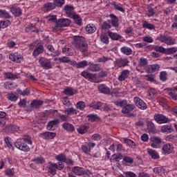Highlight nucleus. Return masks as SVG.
Returning <instances> with one entry per match:
<instances>
[{"mask_svg": "<svg viewBox=\"0 0 177 177\" xmlns=\"http://www.w3.org/2000/svg\"><path fill=\"white\" fill-rule=\"evenodd\" d=\"M73 44L75 45V48L80 50L82 53H85L88 50V44L86 43V40H85V37L82 36H74Z\"/></svg>", "mask_w": 177, "mask_h": 177, "instance_id": "1", "label": "nucleus"}, {"mask_svg": "<svg viewBox=\"0 0 177 177\" xmlns=\"http://www.w3.org/2000/svg\"><path fill=\"white\" fill-rule=\"evenodd\" d=\"M71 24V21L68 19H59L53 27L54 31H59L63 27H68Z\"/></svg>", "mask_w": 177, "mask_h": 177, "instance_id": "2", "label": "nucleus"}, {"mask_svg": "<svg viewBox=\"0 0 177 177\" xmlns=\"http://www.w3.org/2000/svg\"><path fill=\"white\" fill-rule=\"evenodd\" d=\"M114 67H117L118 68H122L124 67H127L129 66V59L127 57H120L115 59L113 62Z\"/></svg>", "mask_w": 177, "mask_h": 177, "instance_id": "3", "label": "nucleus"}, {"mask_svg": "<svg viewBox=\"0 0 177 177\" xmlns=\"http://www.w3.org/2000/svg\"><path fill=\"white\" fill-rule=\"evenodd\" d=\"M153 118L158 124H167L171 122V120L162 114L156 113L154 115Z\"/></svg>", "mask_w": 177, "mask_h": 177, "instance_id": "4", "label": "nucleus"}, {"mask_svg": "<svg viewBox=\"0 0 177 177\" xmlns=\"http://www.w3.org/2000/svg\"><path fill=\"white\" fill-rule=\"evenodd\" d=\"M39 63L40 66H41L43 68H45L46 70H49V68H52V62H50V59H48L46 57H41L39 59Z\"/></svg>", "mask_w": 177, "mask_h": 177, "instance_id": "5", "label": "nucleus"}, {"mask_svg": "<svg viewBox=\"0 0 177 177\" xmlns=\"http://www.w3.org/2000/svg\"><path fill=\"white\" fill-rule=\"evenodd\" d=\"M81 75L91 82H99L96 79V74H92L86 71H84L82 72Z\"/></svg>", "mask_w": 177, "mask_h": 177, "instance_id": "6", "label": "nucleus"}, {"mask_svg": "<svg viewBox=\"0 0 177 177\" xmlns=\"http://www.w3.org/2000/svg\"><path fill=\"white\" fill-rule=\"evenodd\" d=\"M15 146L17 147V149H19V150H21V151H30V147H28V145H27V144L24 143V142H16L15 143Z\"/></svg>", "mask_w": 177, "mask_h": 177, "instance_id": "7", "label": "nucleus"}, {"mask_svg": "<svg viewBox=\"0 0 177 177\" xmlns=\"http://www.w3.org/2000/svg\"><path fill=\"white\" fill-rule=\"evenodd\" d=\"M133 101L138 109H140L141 110H146V109H147V105H146V103L139 97H135Z\"/></svg>", "mask_w": 177, "mask_h": 177, "instance_id": "8", "label": "nucleus"}, {"mask_svg": "<svg viewBox=\"0 0 177 177\" xmlns=\"http://www.w3.org/2000/svg\"><path fill=\"white\" fill-rule=\"evenodd\" d=\"M172 151H174V145L169 143L163 145L162 147V154H171Z\"/></svg>", "mask_w": 177, "mask_h": 177, "instance_id": "9", "label": "nucleus"}, {"mask_svg": "<svg viewBox=\"0 0 177 177\" xmlns=\"http://www.w3.org/2000/svg\"><path fill=\"white\" fill-rule=\"evenodd\" d=\"M149 141L152 143L151 144V147L153 149H157L158 147V145H160L162 142L161 138L157 137L156 136H153L149 138Z\"/></svg>", "mask_w": 177, "mask_h": 177, "instance_id": "10", "label": "nucleus"}, {"mask_svg": "<svg viewBox=\"0 0 177 177\" xmlns=\"http://www.w3.org/2000/svg\"><path fill=\"white\" fill-rule=\"evenodd\" d=\"M46 168L47 169H48V173L50 174V175H53V176H55V175H56V169H57L56 163L49 162L47 165Z\"/></svg>", "mask_w": 177, "mask_h": 177, "instance_id": "11", "label": "nucleus"}, {"mask_svg": "<svg viewBox=\"0 0 177 177\" xmlns=\"http://www.w3.org/2000/svg\"><path fill=\"white\" fill-rule=\"evenodd\" d=\"M145 70L147 73H156L160 70V65L156 64L153 65H148L145 67Z\"/></svg>", "mask_w": 177, "mask_h": 177, "instance_id": "12", "label": "nucleus"}, {"mask_svg": "<svg viewBox=\"0 0 177 177\" xmlns=\"http://www.w3.org/2000/svg\"><path fill=\"white\" fill-rule=\"evenodd\" d=\"M130 73L131 71L129 70H123L118 77V81H120V82H122V81H125V80H127V78L129 77Z\"/></svg>", "mask_w": 177, "mask_h": 177, "instance_id": "13", "label": "nucleus"}, {"mask_svg": "<svg viewBox=\"0 0 177 177\" xmlns=\"http://www.w3.org/2000/svg\"><path fill=\"white\" fill-rule=\"evenodd\" d=\"M64 10H65L66 15H67L68 17H73L75 13L74 12V6L66 5L64 6Z\"/></svg>", "mask_w": 177, "mask_h": 177, "instance_id": "14", "label": "nucleus"}, {"mask_svg": "<svg viewBox=\"0 0 177 177\" xmlns=\"http://www.w3.org/2000/svg\"><path fill=\"white\" fill-rule=\"evenodd\" d=\"M59 120H54L48 122L46 129L48 131H55L56 129V127H57V124H59Z\"/></svg>", "mask_w": 177, "mask_h": 177, "instance_id": "15", "label": "nucleus"}, {"mask_svg": "<svg viewBox=\"0 0 177 177\" xmlns=\"http://www.w3.org/2000/svg\"><path fill=\"white\" fill-rule=\"evenodd\" d=\"M135 109V105L134 104H128L127 102L126 105L124 106V108L122 109V113L123 114H129L131 111H133V109Z\"/></svg>", "mask_w": 177, "mask_h": 177, "instance_id": "16", "label": "nucleus"}, {"mask_svg": "<svg viewBox=\"0 0 177 177\" xmlns=\"http://www.w3.org/2000/svg\"><path fill=\"white\" fill-rule=\"evenodd\" d=\"M160 131L162 133H171L174 132V128L171 124H165L161 127Z\"/></svg>", "mask_w": 177, "mask_h": 177, "instance_id": "17", "label": "nucleus"}, {"mask_svg": "<svg viewBox=\"0 0 177 177\" xmlns=\"http://www.w3.org/2000/svg\"><path fill=\"white\" fill-rule=\"evenodd\" d=\"M98 91H100L101 93H104V95H110L111 93L110 88L106 84L100 85L98 86Z\"/></svg>", "mask_w": 177, "mask_h": 177, "instance_id": "18", "label": "nucleus"}, {"mask_svg": "<svg viewBox=\"0 0 177 177\" xmlns=\"http://www.w3.org/2000/svg\"><path fill=\"white\" fill-rule=\"evenodd\" d=\"M147 128L149 133H156V125L150 120L147 122Z\"/></svg>", "mask_w": 177, "mask_h": 177, "instance_id": "19", "label": "nucleus"}, {"mask_svg": "<svg viewBox=\"0 0 177 177\" xmlns=\"http://www.w3.org/2000/svg\"><path fill=\"white\" fill-rule=\"evenodd\" d=\"M9 58L12 62H16L17 63H21L23 60V57H19L17 53H15L13 54H10Z\"/></svg>", "mask_w": 177, "mask_h": 177, "instance_id": "20", "label": "nucleus"}, {"mask_svg": "<svg viewBox=\"0 0 177 177\" xmlns=\"http://www.w3.org/2000/svg\"><path fill=\"white\" fill-rule=\"evenodd\" d=\"M42 104H44V101L40 100H34L30 103V107L37 110L39 109V107L42 106Z\"/></svg>", "mask_w": 177, "mask_h": 177, "instance_id": "21", "label": "nucleus"}, {"mask_svg": "<svg viewBox=\"0 0 177 177\" xmlns=\"http://www.w3.org/2000/svg\"><path fill=\"white\" fill-rule=\"evenodd\" d=\"M10 12L12 13V15H14V16H16L17 17H20V16L23 15L21 8L19 7L10 8Z\"/></svg>", "mask_w": 177, "mask_h": 177, "instance_id": "22", "label": "nucleus"}, {"mask_svg": "<svg viewBox=\"0 0 177 177\" xmlns=\"http://www.w3.org/2000/svg\"><path fill=\"white\" fill-rule=\"evenodd\" d=\"M5 131L7 133H13V132H17V131H19V127L17 126L10 124L6 127Z\"/></svg>", "mask_w": 177, "mask_h": 177, "instance_id": "23", "label": "nucleus"}, {"mask_svg": "<svg viewBox=\"0 0 177 177\" xmlns=\"http://www.w3.org/2000/svg\"><path fill=\"white\" fill-rule=\"evenodd\" d=\"M109 17H111L112 26H113V27H115V28H118L120 25L118 24V18L117 17V16L114 15V14H111L109 15Z\"/></svg>", "mask_w": 177, "mask_h": 177, "instance_id": "24", "label": "nucleus"}, {"mask_svg": "<svg viewBox=\"0 0 177 177\" xmlns=\"http://www.w3.org/2000/svg\"><path fill=\"white\" fill-rule=\"evenodd\" d=\"M44 46L42 44H39L33 51V56L37 57L39 55H41V53H44Z\"/></svg>", "mask_w": 177, "mask_h": 177, "instance_id": "25", "label": "nucleus"}, {"mask_svg": "<svg viewBox=\"0 0 177 177\" xmlns=\"http://www.w3.org/2000/svg\"><path fill=\"white\" fill-rule=\"evenodd\" d=\"M56 7L53 3H47L44 5L43 11L50 12V10H53Z\"/></svg>", "mask_w": 177, "mask_h": 177, "instance_id": "26", "label": "nucleus"}, {"mask_svg": "<svg viewBox=\"0 0 177 177\" xmlns=\"http://www.w3.org/2000/svg\"><path fill=\"white\" fill-rule=\"evenodd\" d=\"M108 35L112 39V41H118V39H121V35H118V33L113 32L111 31H108Z\"/></svg>", "mask_w": 177, "mask_h": 177, "instance_id": "27", "label": "nucleus"}, {"mask_svg": "<svg viewBox=\"0 0 177 177\" xmlns=\"http://www.w3.org/2000/svg\"><path fill=\"white\" fill-rule=\"evenodd\" d=\"M41 135L44 137V139H46V140H49V139H53L56 137V133L49 131L43 133Z\"/></svg>", "mask_w": 177, "mask_h": 177, "instance_id": "28", "label": "nucleus"}, {"mask_svg": "<svg viewBox=\"0 0 177 177\" xmlns=\"http://www.w3.org/2000/svg\"><path fill=\"white\" fill-rule=\"evenodd\" d=\"M123 157L124 156L121 153H115L112 155L110 160L111 162H118L120 160H122Z\"/></svg>", "mask_w": 177, "mask_h": 177, "instance_id": "29", "label": "nucleus"}, {"mask_svg": "<svg viewBox=\"0 0 177 177\" xmlns=\"http://www.w3.org/2000/svg\"><path fill=\"white\" fill-rule=\"evenodd\" d=\"M64 129L68 131V132H74L75 131V128L74 126L68 122H65L62 124Z\"/></svg>", "mask_w": 177, "mask_h": 177, "instance_id": "30", "label": "nucleus"}, {"mask_svg": "<svg viewBox=\"0 0 177 177\" xmlns=\"http://www.w3.org/2000/svg\"><path fill=\"white\" fill-rule=\"evenodd\" d=\"M120 52L126 56H129L132 53V49L128 46H123L120 48Z\"/></svg>", "mask_w": 177, "mask_h": 177, "instance_id": "31", "label": "nucleus"}, {"mask_svg": "<svg viewBox=\"0 0 177 177\" xmlns=\"http://www.w3.org/2000/svg\"><path fill=\"white\" fill-rule=\"evenodd\" d=\"M72 171L75 175H77L79 176L84 175V168L82 167H75L73 168Z\"/></svg>", "mask_w": 177, "mask_h": 177, "instance_id": "32", "label": "nucleus"}, {"mask_svg": "<svg viewBox=\"0 0 177 177\" xmlns=\"http://www.w3.org/2000/svg\"><path fill=\"white\" fill-rule=\"evenodd\" d=\"M88 70L89 71H93V73H96L100 71V66L97 64H90Z\"/></svg>", "mask_w": 177, "mask_h": 177, "instance_id": "33", "label": "nucleus"}, {"mask_svg": "<svg viewBox=\"0 0 177 177\" xmlns=\"http://www.w3.org/2000/svg\"><path fill=\"white\" fill-rule=\"evenodd\" d=\"M73 64L76 66L77 68H84V67H86V66H88V62L84 60L77 63V62L74 61Z\"/></svg>", "mask_w": 177, "mask_h": 177, "instance_id": "34", "label": "nucleus"}, {"mask_svg": "<svg viewBox=\"0 0 177 177\" xmlns=\"http://www.w3.org/2000/svg\"><path fill=\"white\" fill-rule=\"evenodd\" d=\"M39 120L41 124H46V121H48V111L41 113Z\"/></svg>", "mask_w": 177, "mask_h": 177, "instance_id": "35", "label": "nucleus"}, {"mask_svg": "<svg viewBox=\"0 0 177 177\" xmlns=\"http://www.w3.org/2000/svg\"><path fill=\"white\" fill-rule=\"evenodd\" d=\"M147 153L153 160H158V158H160V155H158V153H157L156 150L148 149Z\"/></svg>", "mask_w": 177, "mask_h": 177, "instance_id": "36", "label": "nucleus"}, {"mask_svg": "<svg viewBox=\"0 0 177 177\" xmlns=\"http://www.w3.org/2000/svg\"><path fill=\"white\" fill-rule=\"evenodd\" d=\"M142 27L147 30H156V26L153 24H150L147 21H143Z\"/></svg>", "mask_w": 177, "mask_h": 177, "instance_id": "37", "label": "nucleus"}, {"mask_svg": "<svg viewBox=\"0 0 177 177\" xmlns=\"http://www.w3.org/2000/svg\"><path fill=\"white\" fill-rule=\"evenodd\" d=\"M87 118H88V121H90L91 122H95L96 121L100 120V118H99V116H97V115H95V114L88 115Z\"/></svg>", "mask_w": 177, "mask_h": 177, "instance_id": "38", "label": "nucleus"}, {"mask_svg": "<svg viewBox=\"0 0 177 177\" xmlns=\"http://www.w3.org/2000/svg\"><path fill=\"white\" fill-rule=\"evenodd\" d=\"M177 53V47L167 48L165 50V55H174Z\"/></svg>", "mask_w": 177, "mask_h": 177, "instance_id": "39", "label": "nucleus"}, {"mask_svg": "<svg viewBox=\"0 0 177 177\" xmlns=\"http://www.w3.org/2000/svg\"><path fill=\"white\" fill-rule=\"evenodd\" d=\"M102 30H110L111 28V21L107 20L102 23L101 26Z\"/></svg>", "mask_w": 177, "mask_h": 177, "instance_id": "40", "label": "nucleus"}, {"mask_svg": "<svg viewBox=\"0 0 177 177\" xmlns=\"http://www.w3.org/2000/svg\"><path fill=\"white\" fill-rule=\"evenodd\" d=\"M71 19H73V20H75V23L78 26H81L82 24V19H81V17L77 14H75L71 17Z\"/></svg>", "mask_w": 177, "mask_h": 177, "instance_id": "41", "label": "nucleus"}, {"mask_svg": "<svg viewBox=\"0 0 177 177\" xmlns=\"http://www.w3.org/2000/svg\"><path fill=\"white\" fill-rule=\"evenodd\" d=\"M86 31L88 34H93L96 31V27L94 25L88 24L86 27Z\"/></svg>", "mask_w": 177, "mask_h": 177, "instance_id": "42", "label": "nucleus"}, {"mask_svg": "<svg viewBox=\"0 0 177 177\" xmlns=\"http://www.w3.org/2000/svg\"><path fill=\"white\" fill-rule=\"evenodd\" d=\"M88 129H89V127L82 125L77 129V132H79L81 135H84V133H86V132H88Z\"/></svg>", "mask_w": 177, "mask_h": 177, "instance_id": "43", "label": "nucleus"}, {"mask_svg": "<svg viewBox=\"0 0 177 177\" xmlns=\"http://www.w3.org/2000/svg\"><path fill=\"white\" fill-rule=\"evenodd\" d=\"M100 41L103 44H105L106 45L109 44V36L107 35V33L104 32L101 34L100 35Z\"/></svg>", "mask_w": 177, "mask_h": 177, "instance_id": "44", "label": "nucleus"}, {"mask_svg": "<svg viewBox=\"0 0 177 177\" xmlns=\"http://www.w3.org/2000/svg\"><path fill=\"white\" fill-rule=\"evenodd\" d=\"M98 62H102V63H109V64H111V63H113V59H111V57H102L98 59Z\"/></svg>", "mask_w": 177, "mask_h": 177, "instance_id": "45", "label": "nucleus"}, {"mask_svg": "<svg viewBox=\"0 0 177 177\" xmlns=\"http://www.w3.org/2000/svg\"><path fill=\"white\" fill-rule=\"evenodd\" d=\"M147 59L141 57L140 58V61L138 62V66L139 67H147L148 64Z\"/></svg>", "mask_w": 177, "mask_h": 177, "instance_id": "46", "label": "nucleus"}, {"mask_svg": "<svg viewBox=\"0 0 177 177\" xmlns=\"http://www.w3.org/2000/svg\"><path fill=\"white\" fill-rule=\"evenodd\" d=\"M113 103L114 104H115V106H118V107H122V109H124V106H126L127 103V101L126 100H118L114 101Z\"/></svg>", "mask_w": 177, "mask_h": 177, "instance_id": "47", "label": "nucleus"}, {"mask_svg": "<svg viewBox=\"0 0 177 177\" xmlns=\"http://www.w3.org/2000/svg\"><path fill=\"white\" fill-rule=\"evenodd\" d=\"M65 114L67 115H71V114H77L78 113V111L77 109L71 107V108H68L64 111Z\"/></svg>", "mask_w": 177, "mask_h": 177, "instance_id": "48", "label": "nucleus"}, {"mask_svg": "<svg viewBox=\"0 0 177 177\" xmlns=\"http://www.w3.org/2000/svg\"><path fill=\"white\" fill-rule=\"evenodd\" d=\"M165 44L166 45H170V46L175 45V44H176V40L172 37L167 36Z\"/></svg>", "mask_w": 177, "mask_h": 177, "instance_id": "49", "label": "nucleus"}, {"mask_svg": "<svg viewBox=\"0 0 177 177\" xmlns=\"http://www.w3.org/2000/svg\"><path fill=\"white\" fill-rule=\"evenodd\" d=\"M5 76L8 80H11L13 81L14 80H17L19 77H17V75H15L12 73H6Z\"/></svg>", "mask_w": 177, "mask_h": 177, "instance_id": "50", "label": "nucleus"}, {"mask_svg": "<svg viewBox=\"0 0 177 177\" xmlns=\"http://www.w3.org/2000/svg\"><path fill=\"white\" fill-rule=\"evenodd\" d=\"M64 93L68 96H74V91L71 87H67L64 90Z\"/></svg>", "mask_w": 177, "mask_h": 177, "instance_id": "51", "label": "nucleus"}, {"mask_svg": "<svg viewBox=\"0 0 177 177\" xmlns=\"http://www.w3.org/2000/svg\"><path fill=\"white\" fill-rule=\"evenodd\" d=\"M62 53H65L66 56H73L74 55V52L70 48L65 47L62 49Z\"/></svg>", "mask_w": 177, "mask_h": 177, "instance_id": "52", "label": "nucleus"}, {"mask_svg": "<svg viewBox=\"0 0 177 177\" xmlns=\"http://www.w3.org/2000/svg\"><path fill=\"white\" fill-rule=\"evenodd\" d=\"M153 50H156V52H160V53L165 54V48L162 46H155L153 47Z\"/></svg>", "mask_w": 177, "mask_h": 177, "instance_id": "53", "label": "nucleus"}, {"mask_svg": "<svg viewBox=\"0 0 177 177\" xmlns=\"http://www.w3.org/2000/svg\"><path fill=\"white\" fill-rule=\"evenodd\" d=\"M124 143H127V145H129V146H130L132 149H135V147H136V143L132 141V140L124 138Z\"/></svg>", "mask_w": 177, "mask_h": 177, "instance_id": "54", "label": "nucleus"}, {"mask_svg": "<svg viewBox=\"0 0 177 177\" xmlns=\"http://www.w3.org/2000/svg\"><path fill=\"white\" fill-rule=\"evenodd\" d=\"M22 140L24 141L25 143H28V145H32V140H31V137H30V136H23Z\"/></svg>", "mask_w": 177, "mask_h": 177, "instance_id": "55", "label": "nucleus"}, {"mask_svg": "<svg viewBox=\"0 0 177 177\" xmlns=\"http://www.w3.org/2000/svg\"><path fill=\"white\" fill-rule=\"evenodd\" d=\"M168 79V75L167 73V71H162L160 74V81H162L163 82H165Z\"/></svg>", "mask_w": 177, "mask_h": 177, "instance_id": "56", "label": "nucleus"}, {"mask_svg": "<svg viewBox=\"0 0 177 177\" xmlns=\"http://www.w3.org/2000/svg\"><path fill=\"white\" fill-rule=\"evenodd\" d=\"M58 60H59V62H60V63H69L70 64H73V62H71L70 58H68L67 57H59L58 59Z\"/></svg>", "mask_w": 177, "mask_h": 177, "instance_id": "57", "label": "nucleus"}, {"mask_svg": "<svg viewBox=\"0 0 177 177\" xmlns=\"http://www.w3.org/2000/svg\"><path fill=\"white\" fill-rule=\"evenodd\" d=\"M66 159V155L64 153H61L55 156V160H57V161H61V162H65Z\"/></svg>", "mask_w": 177, "mask_h": 177, "instance_id": "58", "label": "nucleus"}, {"mask_svg": "<svg viewBox=\"0 0 177 177\" xmlns=\"http://www.w3.org/2000/svg\"><path fill=\"white\" fill-rule=\"evenodd\" d=\"M86 107V105L85 104V102L82 101H80L76 104V109H78L79 110H84Z\"/></svg>", "mask_w": 177, "mask_h": 177, "instance_id": "59", "label": "nucleus"}, {"mask_svg": "<svg viewBox=\"0 0 177 177\" xmlns=\"http://www.w3.org/2000/svg\"><path fill=\"white\" fill-rule=\"evenodd\" d=\"M89 106L92 109H95V110H99L100 109V107H102V103L97 102L92 103Z\"/></svg>", "mask_w": 177, "mask_h": 177, "instance_id": "60", "label": "nucleus"}, {"mask_svg": "<svg viewBox=\"0 0 177 177\" xmlns=\"http://www.w3.org/2000/svg\"><path fill=\"white\" fill-rule=\"evenodd\" d=\"M166 140L168 141V142H172L173 143H175V142H177V135H170V136H168L167 138H166Z\"/></svg>", "mask_w": 177, "mask_h": 177, "instance_id": "61", "label": "nucleus"}, {"mask_svg": "<svg viewBox=\"0 0 177 177\" xmlns=\"http://www.w3.org/2000/svg\"><path fill=\"white\" fill-rule=\"evenodd\" d=\"M65 1L64 0H54L53 3L55 4V6H57L58 8H62V6L64 4Z\"/></svg>", "mask_w": 177, "mask_h": 177, "instance_id": "62", "label": "nucleus"}, {"mask_svg": "<svg viewBox=\"0 0 177 177\" xmlns=\"http://www.w3.org/2000/svg\"><path fill=\"white\" fill-rule=\"evenodd\" d=\"M35 164H44L45 162V159L41 156H39L33 160Z\"/></svg>", "mask_w": 177, "mask_h": 177, "instance_id": "63", "label": "nucleus"}, {"mask_svg": "<svg viewBox=\"0 0 177 177\" xmlns=\"http://www.w3.org/2000/svg\"><path fill=\"white\" fill-rule=\"evenodd\" d=\"M145 78L149 82H156V76L154 75H145Z\"/></svg>", "mask_w": 177, "mask_h": 177, "instance_id": "64", "label": "nucleus"}]
</instances>
